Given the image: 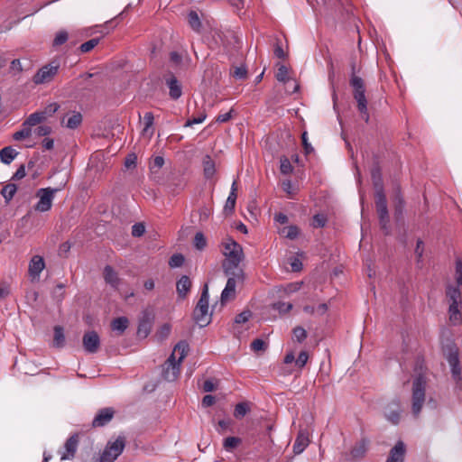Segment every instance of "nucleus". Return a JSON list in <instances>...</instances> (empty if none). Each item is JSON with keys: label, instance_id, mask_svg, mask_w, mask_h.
<instances>
[{"label": "nucleus", "instance_id": "nucleus-45", "mask_svg": "<svg viewBox=\"0 0 462 462\" xmlns=\"http://www.w3.org/2000/svg\"><path fill=\"white\" fill-rule=\"evenodd\" d=\"M99 43V38H93L84 43H82L79 47L82 52H88L93 50Z\"/></svg>", "mask_w": 462, "mask_h": 462}, {"label": "nucleus", "instance_id": "nucleus-4", "mask_svg": "<svg viewBox=\"0 0 462 462\" xmlns=\"http://www.w3.org/2000/svg\"><path fill=\"white\" fill-rule=\"evenodd\" d=\"M352 70L353 73L350 79V85L354 88L353 96L357 103V109L362 119L367 123L369 121V113L367 109V100L365 97L364 81L360 77L355 75V65L352 66Z\"/></svg>", "mask_w": 462, "mask_h": 462}, {"label": "nucleus", "instance_id": "nucleus-44", "mask_svg": "<svg viewBox=\"0 0 462 462\" xmlns=\"http://www.w3.org/2000/svg\"><path fill=\"white\" fill-rule=\"evenodd\" d=\"M184 256L181 254H173L169 260L171 268L180 267L184 263Z\"/></svg>", "mask_w": 462, "mask_h": 462}, {"label": "nucleus", "instance_id": "nucleus-50", "mask_svg": "<svg viewBox=\"0 0 462 462\" xmlns=\"http://www.w3.org/2000/svg\"><path fill=\"white\" fill-rule=\"evenodd\" d=\"M251 348L254 352L263 351L266 348V343L261 338H256L251 343Z\"/></svg>", "mask_w": 462, "mask_h": 462}, {"label": "nucleus", "instance_id": "nucleus-28", "mask_svg": "<svg viewBox=\"0 0 462 462\" xmlns=\"http://www.w3.org/2000/svg\"><path fill=\"white\" fill-rule=\"evenodd\" d=\"M17 155L18 152L11 146L5 147L0 151V160L5 164H10Z\"/></svg>", "mask_w": 462, "mask_h": 462}, {"label": "nucleus", "instance_id": "nucleus-26", "mask_svg": "<svg viewBox=\"0 0 462 462\" xmlns=\"http://www.w3.org/2000/svg\"><path fill=\"white\" fill-rule=\"evenodd\" d=\"M188 23L189 27L197 33L202 32V22L196 11H189L188 14Z\"/></svg>", "mask_w": 462, "mask_h": 462}, {"label": "nucleus", "instance_id": "nucleus-64", "mask_svg": "<svg viewBox=\"0 0 462 462\" xmlns=\"http://www.w3.org/2000/svg\"><path fill=\"white\" fill-rule=\"evenodd\" d=\"M273 51L274 55L280 59H284L286 57V54L279 42L275 44Z\"/></svg>", "mask_w": 462, "mask_h": 462}, {"label": "nucleus", "instance_id": "nucleus-8", "mask_svg": "<svg viewBox=\"0 0 462 462\" xmlns=\"http://www.w3.org/2000/svg\"><path fill=\"white\" fill-rule=\"evenodd\" d=\"M60 69V61L51 60L47 65L42 67L33 76V82L37 85L48 83L52 80Z\"/></svg>", "mask_w": 462, "mask_h": 462}, {"label": "nucleus", "instance_id": "nucleus-15", "mask_svg": "<svg viewBox=\"0 0 462 462\" xmlns=\"http://www.w3.org/2000/svg\"><path fill=\"white\" fill-rule=\"evenodd\" d=\"M84 349L90 354L96 353L100 346V339L97 332L88 331L85 333L82 339Z\"/></svg>", "mask_w": 462, "mask_h": 462}, {"label": "nucleus", "instance_id": "nucleus-1", "mask_svg": "<svg viewBox=\"0 0 462 462\" xmlns=\"http://www.w3.org/2000/svg\"><path fill=\"white\" fill-rule=\"evenodd\" d=\"M224 255L226 256L222 267L225 274H236L241 276L245 274L243 269L239 266L244 260V252L242 246L236 241L229 239L224 246Z\"/></svg>", "mask_w": 462, "mask_h": 462}, {"label": "nucleus", "instance_id": "nucleus-40", "mask_svg": "<svg viewBox=\"0 0 462 462\" xmlns=\"http://www.w3.org/2000/svg\"><path fill=\"white\" fill-rule=\"evenodd\" d=\"M293 339L301 343L307 338V331L302 327H295L292 330Z\"/></svg>", "mask_w": 462, "mask_h": 462}, {"label": "nucleus", "instance_id": "nucleus-58", "mask_svg": "<svg viewBox=\"0 0 462 462\" xmlns=\"http://www.w3.org/2000/svg\"><path fill=\"white\" fill-rule=\"evenodd\" d=\"M290 264L293 272H299L302 269L301 261L296 257L291 259Z\"/></svg>", "mask_w": 462, "mask_h": 462}, {"label": "nucleus", "instance_id": "nucleus-55", "mask_svg": "<svg viewBox=\"0 0 462 462\" xmlns=\"http://www.w3.org/2000/svg\"><path fill=\"white\" fill-rule=\"evenodd\" d=\"M164 164V159L162 156H156L153 161L151 162L150 168L152 171L155 169H161Z\"/></svg>", "mask_w": 462, "mask_h": 462}, {"label": "nucleus", "instance_id": "nucleus-30", "mask_svg": "<svg viewBox=\"0 0 462 462\" xmlns=\"http://www.w3.org/2000/svg\"><path fill=\"white\" fill-rule=\"evenodd\" d=\"M65 346L64 329L60 326L54 327L53 346L61 348Z\"/></svg>", "mask_w": 462, "mask_h": 462}, {"label": "nucleus", "instance_id": "nucleus-47", "mask_svg": "<svg viewBox=\"0 0 462 462\" xmlns=\"http://www.w3.org/2000/svg\"><path fill=\"white\" fill-rule=\"evenodd\" d=\"M231 74L236 79H245L247 76V70L244 65H241L235 67Z\"/></svg>", "mask_w": 462, "mask_h": 462}, {"label": "nucleus", "instance_id": "nucleus-34", "mask_svg": "<svg viewBox=\"0 0 462 462\" xmlns=\"http://www.w3.org/2000/svg\"><path fill=\"white\" fill-rule=\"evenodd\" d=\"M17 187L14 183H8L1 190V195L5 198V202L9 203L16 193Z\"/></svg>", "mask_w": 462, "mask_h": 462}, {"label": "nucleus", "instance_id": "nucleus-19", "mask_svg": "<svg viewBox=\"0 0 462 462\" xmlns=\"http://www.w3.org/2000/svg\"><path fill=\"white\" fill-rule=\"evenodd\" d=\"M310 444L309 433L305 430H300L293 444V452L295 455L301 454Z\"/></svg>", "mask_w": 462, "mask_h": 462}, {"label": "nucleus", "instance_id": "nucleus-51", "mask_svg": "<svg viewBox=\"0 0 462 462\" xmlns=\"http://www.w3.org/2000/svg\"><path fill=\"white\" fill-rule=\"evenodd\" d=\"M51 133V127L47 125H39L35 130L34 134L37 136H47Z\"/></svg>", "mask_w": 462, "mask_h": 462}, {"label": "nucleus", "instance_id": "nucleus-14", "mask_svg": "<svg viewBox=\"0 0 462 462\" xmlns=\"http://www.w3.org/2000/svg\"><path fill=\"white\" fill-rule=\"evenodd\" d=\"M402 408L398 401L391 402L384 410L385 419L392 424L397 425L401 420Z\"/></svg>", "mask_w": 462, "mask_h": 462}, {"label": "nucleus", "instance_id": "nucleus-33", "mask_svg": "<svg viewBox=\"0 0 462 462\" xmlns=\"http://www.w3.org/2000/svg\"><path fill=\"white\" fill-rule=\"evenodd\" d=\"M371 175H372L373 183H374V186L375 189V193L380 192V191L383 192L382 175H381L380 169L378 167H374L372 170Z\"/></svg>", "mask_w": 462, "mask_h": 462}, {"label": "nucleus", "instance_id": "nucleus-37", "mask_svg": "<svg viewBox=\"0 0 462 462\" xmlns=\"http://www.w3.org/2000/svg\"><path fill=\"white\" fill-rule=\"evenodd\" d=\"M31 135H32V129L28 125H25V123L23 122V128L21 130L15 132L13 135V138L15 141H21V140L30 137Z\"/></svg>", "mask_w": 462, "mask_h": 462}, {"label": "nucleus", "instance_id": "nucleus-62", "mask_svg": "<svg viewBox=\"0 0 462 462\" xmlns=\"http://www.w3.org/2000/svg\"><path fill=\"white\" fill-rule=\"evenodd\" d=\"M301 139H302V144L304 146L306 153L311 152L313 151V148L310 145V143L308 142V137H307V133L306 132H304L302 134Z\"/></svg>", "mask_w": 462, "mask_h": 462}, {"label": "nucleus", "instance_id": "nucleus-60", "mask_svg": "<svg viewBox=\"0 0 462 462\" xmlns=\"http://www.w3.org/2000/svg\"><path fill=\"white\" fill-rule=\"evenodd\" d=\"M232 113H233V109H231L230 111H228L226 113L220 114L217 116L216 121L218 123H226L231 119Z\"/></svg>", "mask_w": 462, "mask_h": 462}, {"label": "nucleus", "instance_id": "nucleus-38", "mask_svg": "<svg viewBox=\"0 0 462 462\" xmlns=\"http://www.w3.org/2000/svg\"><path fill=\"white\" fill-rule=\"evenodd\" d=\"M68 39H69V33L64 30H60L56 33V35L53 39L52 45L54 47L60 46V45L64 44L68 41Z\"/></svg>", "mask_w": 462, "mask_h": 462}, {"label": "nucleus", "instance_id": "nucleus-9", "mask_svg": "<svg viewBox=\"0 0 462 462\" xmlns=\"http://www.w3.org/2000/svg\"><path fill=\"white\" fill-rule=\"evenodd\" d=\"M125 448L124 438H118L114 442H109L100 456V462H114Z\"/></svg>", "mask_w": 462, "mask_h": 462}, {"label": "nucleus", "instance_id": "nucleus-2", "mask_svg": "<svg viewBox=\"0 0 462 462\" xmlns=\"http://www.w3.org/2000/svg\"><path fill=\"white\" fill-rule=\"evenodd\" d=\"M189 352V345L185 341L179 342L162 367V376L169 382L175 381L180 372V364Z\"/></svg>", "mask_w": 462, "mask_h": 462}, {"label": "nucleus", "instance_id": "nucleus-61", "mask_svg": "<svg viewBox=\"0 0 462 462\" xmlns=\"http://www.w3.org/2000/svg\"><path fill=\"white\" fill-rule=\"evenodd\" d=\"M59 105L57 103H52V104H50L48 106H46V108L44 110H42V112H46L47 113V117L48 116H51V115H53L54 113H56L59 109Z\"/></svg>", "mask_w": 462, "mask_h": 462}, {"label": "nucleus", "instance_id": "nucleus-31", "mask_svg": "<svg viewBox=\"0 0 462 462\" xmlns=\"http://www.w3.org/2000/svg\"><path fill=\"white\" fill-rule=\"evenodd\" d=\"M203 170L204 175L208 179L213 177L216 172L215 162L208 155L205 156L203 159Z\"/></svg>", "mask_w": 462, "mask_h": 462}, {"label": "nucleus", "instance_id": "nucleus-25", "mask_svg": "<svg viewBox=\"0 0 462 462\" xmlns=\"http://www.w3.org/2000/svg\"><path fill=\"white\" fill-rule=\"evenodd\" d=\"M104 279L113 288H117L120 282L117 273L109 265H106L104 269Z\"/></svg>", "mask_w": 462, "mask_h": 462}, {"label": "nucleus", "instance_id": "nucleus-53", "mask_svg": "<svg viewBox=\"0 0 462 462\" xmlns=\"http://www.w3.org/2000/svg\"><path fill=\"white\" fill-rule=\"evenodd\" d=\"M252 316V313L251 311L249 310H245L241 313H239L236 319H235V321L236 323H238V324H242V323H245L246 321L249 320L250 317Z\"/></svg>", "mask_w": 462, "mask_h": 462}, {"label": "nucleus", "instance_id": "nucleus-59", "mask_svg": "<svg viewBox=\"0 0 462 462\" xmlns=\"http://www.w3.org/2000/svg\"><path fill=\"white\" fill-rule=\"evenodd\" d=\"M282 189L289 195V197H292L294 194V188L290 180H284L282 184Z\"/></svg>", "mask_w": 462, "mask_h": 462}, {"label": "nucleus", "instance_id": "nucleus-57", "mask_svg": "<svg viewBox=\"0 0 462 462\" xmlns=\"http://www.w3.org/2000/svg\"><path fill=\"white\" fill-rule=\"evenodd\" d=\"M206 119V115H201L198 117H194V118H191V119H189L184 126L185 127H189V126H192L193 125H196V124H201L202 122H204V120Z\"/></svg>", "mask_w": 462, "mask_h": 462}, {"label": "nucleus", "instance_id": "nucleus-43", "mask_svg": "<svg viewBox=\"0 0 462 462\" xmlns=\"http://www.w3.org/2000/svg\"><path fill=\"white\" fill-rule=\"evenodd\" d=\"M249 409L246 403L240 402L236 405L234 416L237 419L243 418Z\"/></svg>", "mask_w": 462, "mask_h": 462}, {"label": "nucleus", "instance_id": "nucleus-54", "mask_svg": "<svg viewBox=\"0 0 462 462\" xmlns=\"http://www.w3.org/2000/svg\"><path fill=\"white\" fill-rule=\"evenodd\" d=\"M326 224V217L323 215H315L312 221L314 227H322Z\"/></svg>", "mask_w": 462, "mask_h": 462}, {"label": "nucleus", "instance_id": "nucleus-21", "mask_svg": "<svg viewBox=\"0 0 462 462\" xmlns=\"http://www.w3.org/2000/svg\"><path fill=\"white\" fill-rule=\"evenodd\" d=\"M45 268V263L42 256L40 255H34L29 263V274L33 279L39 278L40 273L43 271Z\"/></svg>", "mask_w": 462, "mask_h": 462}, {"label": "nucleus", "instance_id": "nucleus-39", "mask_svg": "<svg viewBox=\"0 0 462 462\" xmlns=\"http://www.w3.org/2000/svg\"><path fill=\"white\" fill-rule=\"evenodd\" d=\"M276 79L283 83L290 81V78L288 76V68L285 65H280L278 67Z\"/></svg>", "mask_w": 462, "mask_h": 462}, {"label": "nucleus", "instance_id": "nucleus-35", "mask_svg": "<svg viewBox=\"0 0 462 462\" xmlns=\"http://www.w3.org/2000/svg\"><path fill=\"white\" fill-rule=\"evenodd\" d=\"M128 319L125 317H120L117 319H115L112 321L111 327L112 329L115 331H119L120 333H123L128 327Z\"/></svg>", "mask_w": 462, "mask_h": 462}, {"label": "nucleus", "instance_id": "nucleus-24", "mask_svg": "<svg viewBox=\"0 0 462 462\" xmlns=\"http://www.w3.org/2000/svg\"><path fill=\"white\" fill-rule=\"evenodd\" d=\"M368 441L362 439L356 443L351 449L350 456L352 461H357L361 459L366 453Z\"/></svg>", "mask_w": 462, "mask_h": 462}, {"label": "nucleus", "instance_id": "nucleus-18", "mask_svg": "<svg viewBox=\"0 0 462 462\" xmlns=\"http://www.w3.org/2000/svg\"><path fill=\"white\" fill-rule=\"evenodd\" d=\"M114 413L112 408L101 409L92 421L93 427H102L107 424L113 419Z\"/></svg>", "mask_w": 462, "mask_h": 462}, {"label": "nucleus", "instance_id": "nucleus-52", "mask_svg": "<svg viewBox=\"0 0 462 462\" xmlns=\"http://www.w3.org/2000/svg\"><path fill=\"white\" fill-rule=\"evenodd\" d=\"M308 359H309V355L306 351H301L299 356H298V358L296 359L295 363H296V365L299 367V368H302L305 366V365L307 364L308 362Z\"/></svg>", "mask_w": 462, "mask_h": 462}, {"label": "nucleus", "instance_id": "nucleus-49", "mask_svg": "<svg viewBox=\"0 0 462 462\" xmlns=\"http://www.w3.org/2000/svg\"><path fill=\"white\" fill-rule=\"evenodd\" d=\"M145 232V226L143 223H136L132 226V236L135 237L142 236Z\"/></svg>", "mask_w": 462, "mask_h": 462}, {"label": "nucleus", "instance_id": "nucleus-11", "mask_svg": "<svg viewBox=\"0 0 462 462\" xmlns=\"http://www.w3.org/2000/svg\"><path fill=\"white\" fill-rule=\"evenodd\" d=\"M375 204L380 225L383 229L387 230L389 217L386 198L383 192L380 191L375 193Z\"/></svg>", "mask_w": 462, "mask_h": 462}, {"label": "nucleus", "instance_id": "nucleus-36", "mask_svg": "<svg viewBox=\"0 0 462 462\" xmlns=\"http://www.w3.org/2000/svg\"><path fill=\"white\" fill-rule=\"evenodd\" d=\"M281 234L289 239H295L300 234V229L296 226H285L281 230Z\"/></svg>", "mask_w": 462, "mask_h": 462}, {"label": "nucleus", "instance_id": "nucleus-6", "mask_svg": "<svg viewBox=\"0 0 462 462\" xmlns=\"http://www.w3.org/2000/svg\"><path fill=\"white\" fill-rule=\"evenodd\" d=\"M208 284H205L200 295V299L199 300L193 311L194 320L200 328L208 326L211 321V314L208 311Z\"/></svg>", "mask_w": 462, "mask_h": 462}, {"label": "nucleus", "instance_id": "nucleus-46", "mask_svg": "<svg viewBox=\"0 0 462 462\" xmlns=\"http://www.w3.org/2000/svg\"><path fill=\"white\" fill-rule=\"evenodd\" d=\"M194 245L199 250H203L206 247V245H207L206 238L201 232H198L195 235Z\"/></svg>", "mask_w": 462, "mask_h": 462}, {"label": "nucleus", "instance_id": "nucleus-48", "mask_svg": "<svg viewBox=\"0 0 462 462\" xmlns=\"http://www.w3.org/2000/svg\"><path fill=\"white\" fill-rule=\"evenodd\" d=\"M281 171L282 173L283 174H289L292 171V166L291 164V162L289 161L288 158L286 157H283L281 159Z\"/></svg>", "mask_w": 462, "mask_h": 462}, {"label": "nucleus", "instance_id": "nucleus-29", "mask_svg": "<svg viewBox=\"0 0 462 462\" xmlns=\"http://www.w3.org/2000/svg\"><path fill=\"white\" fill-rule=\"evenodd\" d=\"M153 115L151 112H147L144 114V127L143 129L142 134L143 136H146L148 139H151V137L153 134V130L152 129V126L153 125Z\"/></svg>", "mask_w": 462, "mask_h": 462}, {"label": "nucleus", "instance_id": "nucleus-17", "mask_svg": "<svg viewBox=\"0 0 462 462\" xmlns=\"http://www.w3.org/2000/svg\"><path fill=\"white\" fill-rule=\"evenodd\" d=\"M405 453V444L400 440L390 450L389 457L385 462H404Z\"/></svg>", "mask_w": 462, "mask_h": 462}, {"label": "nucleus", "instance_id": "nucleus-56", "mask_svg": "<svg viewBox=\"0 0 462 462\" xmlns=\"http://www.w3.org/2000/svg\"><path fill=\"white\" fill-rule=\"evenodd\" d=\"M26 175V171H25V166L23 164H22L17 170L14 173L13 177H12V180H22L23 178H24Z\"/></svg>", "mask_w": 462, "mask_h": 462}, {"label": "nucleus", "instance_id": "nucleus-32", "mask_svg": "<svg viewBox=\"0 0 462 462\" xmlns=\"http://www.w3.org/2000/svg\"><path fill=\"white\" fill-rule=\"evenodd\" d=\"M242 439L238 437H227L223 441V448L226 451H234L240 444Z\"/></svg>", "mask_w": 462, "mask_h": 462}, {"label": "nucleus", "instance_id": "nucleus-41", "mask_svg": "<svg viewBox=\"0 0 462 462\" xmlns=\"http://www.w3.org/2000/svg\"><path fill=\"white\" fill-rule=\"evenodd\" d=\"M237 195L236 193H229V196L226 199L224 210L228 213H232L234 211L236 201Z\"/></svg>", "mask_w": 462, "mask_h": 462}, {"label": "nucleus", "instance_id": "nucleus-42", "mask_svg": "<svg viewBox=\"0 0 462 462\" xmlns=\"http://www.w3.org/2000/svg\"><path fill=\"white\" fill-rule=\"evenodd\" d=\"M455 278H456V287L462 289V261L457 260L456 262V271H455Z\"/></svg>", "mask_w": 462, "mask_h": 462}, {"label": "nucleus", "instance_id": "nucleus-23", "mask_svg": "<svg viewBox=\"0 0 462 462\" xmlns=\"http://www.w3.org/2000/svg\"><path fill=\"white\" fill-rule=\"evenodd\" d=\"M191 281L189 276L182 275L176 283V291L179 298L185 299L191 288Z\"/></svg>", "mask_w": 462, "mask_h": 462}, {"label": "nucleus", "instance_id": "nucleus-5", "mask_svg": "<svg viewBox=\"0 0 462 462\" xmlns=\"http://www.w3.org/2000/svg\"><path fill=\"white\" fill-rule=\"evenodd\" d=\"M427 380L422 374H419L412 382L411 411L414 417L420 413L425 402Z\"/></svg>", "mask_w": 462, "mask_h": 462}, {"label": "nucleus", "instance_id": "nucleus-63", "mask_svg": "<svg viewBox=\"0 0 462 462\" xmlns=\"http://www.w3.org/2000/svg\"><path fill=\"white\" fill-rule=\"evenodd\" d=\"M274 307L280 312H286V311H289L292 308V305L291 303L279 302V303L275 304Z\"/></svg>", "mask_w": 462, "mask_h": 462}, {"label": "nucleus", "instance_id": "nucleus-10", "mask_svg": "<svg viewBox=\"0 0 462 462\" xmlns=\"http://www.w3.org/2000/svg\"><path fill=\"white\" fill-rule=\"evenodd\" d=\"M228 279L224 290L221 292L220 300L222 304H225L236 297V287L238 282H243L245 280V274L236 276V274H226Z\"/></svg>", "mask_w": 462, "mask_h": 462}, {"label": "nucleus", "instance_id": "nucleus-27", "mask_svg": "<svg viewBox=\"0 0 462 462\" xmlns=\"http://www.w3.org/2000/svg\"><path fill=\"white\" fill-rule=\"evenodd\" d=\"M47 119V113L37 111L31 114L27 119L24 121L25 125H28L31 129L32 126H35Z\"/></svg>", "mask_w": 462, "mask_h": 462}, {"label": "nucleus", "instance_id": "nucleus-16", "mask_svg": "<svg viewBox=\"0 0 462 462\" xmlns=\"http://www.w3.org/2000/svg\"><path fill=\"white\" fill-rule=\"evenodd\" d=\"M153 323V317L149 312H144L140 319L137 335L139 337L145 338L151 332Z\"/></svg>", "mask_w": 462, "mask_h": 462}, {"label": "nucleus", "instance_id": "nucleus-22", "mask_svg": "<svg viewBox=\"0 0 462 462\" xmlns=\"http://www.w3.org/2000/svg\"><path fill=\"white\" fill-rule=\"evenodd\" d=\"M82 115L79 112H72L67 114L61 120V125H65L69 129H76L82 123Z\"/></svg>", "mask_w": 462, "mask_h": 462}, {"label": "nucleus", "instance_id": "nucleus-3", "mask_svg": "<svg viewBox=\"0 0 462 462\" xmlns=\"http://www.w3.org/2000/svg\"><path fill=\"white\" fill-rule=\"evenodd\" d=\"M446 298L448 303V319L453 325H458L462 321L460 308L462 305V289L454 284L446 287Z\"/></svg>", "mask_w": 462, "mask_h": 462}, {"label": "nucleus", "instance_id": "nucleus-13", "mask_svg": "<svg viewBox=\"0 0 462 462\" xmlns=\"http://www.w3.org/2000/svg\"><path fill=\"white\" fill-rule=\"evenodd\" d=\"M79 445V436L77 434L72 435L67 439L62 449L59 451L60 454V460H69L75 457L76 451Z\"/></svg>", "mask_w": 462, "mask_h": 462}, {"label": "nucleus", "instance_id": "nucleus-20", "mask_svg": "<svg viewBox=\"0 0 462 462\" xmlns=\"http://www.w3.org/2000/svg\"><path fill=\"white\" fill-rule=\"evenodd\" d=\"M165 83L169 88V95L171 98L174 100L179 99L182 95V88L179 80L176 79V77L171 75L169 78L165 79Z\"/></svg>", "mask_w": 462, "mask_h": 462}, {"label": "nucleus", "instance_id": "nucleus-12", "mask_svg": "<svg viewBox=\"0 0 462 462\" xmlns=\"http://www.w3.org/2000/svg\"><path fill=\"white\" fill-rule=\"evenodd\" d=\"M446 357L450 366L452 377L455 381L459 382L461 380V367L459 365L457 349L450 347Z\"/></svg>", "mask_w": 462, "mask_h": 462}, {"label": "nucleus", "instance_id": "nucleus-7", "mask_svg": "<svg viewBox=\"0 0 462 462\" xmlns=\"http://www.w3.org/2000/svg\"><path fill=\"white\" fill-rule=\"evenodd\" d=\"M65 183L61 184L59 188H44L37 191L39 201L36 203L34 209L39 212H46L51 208L52 201L56 192L61 190Z\"/></svg>", "mask_w": 462, "mask_h": 462}]
</instances>
